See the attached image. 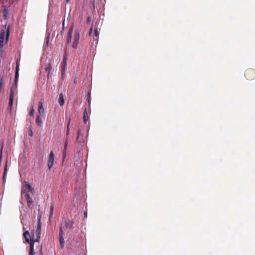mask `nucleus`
Instances as JSON below:
<instances>
[{"mask_svg": "<svg viewBox=\"0 0 255 255\" xmlns=\"http://www.w3.org/2000/svg\"><path fill=\"white\" fill-rule=\"evenodd\" d=\"M18 72H19V64L17 62L16 69H15V77H14V84H15V87H17V80H18V76H19Z\"/></svg>", "mask_w": 255, "mask_h": 255, "instance_id": "obj_13", "label": "nucleus"}, {"mask_svg": "<svg viewBox=\"0 0 255 255\" xmlns=\"http://www.w3.org/2000/svg\"><path fill=\"white\" fill-rule=\"evenodd\" d=\"M40 255H43V253H42V250H41Z\"/></svg>", "mask_w": 255, "mask_h": 255, "instance_id": "obj_34", "label": "nucleus"}, {"mask_svg": "<svg viewBox=\"0 0 255 255\" xmlns=\"http://www.w3.org/2000/svg\"><path fill=\"white\" fill-rule=\"evenodd\" d=\"M69 131H70V128H69V123L68 124L67 128V130H66L67 135H69Z\"/></svg>", "mask_w": 255, "mask_h": 255, "instance_id": "obj_24", "label": "nucleus"}, {"mask_svg": "<svg viewBox=\"0 0 255 255\" xmlns=\"http://www.w3.org/2000/svg\"><path fill=\"white\" fill-rule=\"evenodd\" d=\"M27 201V205L30 209H32L33 207V201L32 198L30 197L28 193H26L24 195Z\"/></svg>", "mask_w": 255, "mask_h": 255, "instance_id": "obj_8", "label": "nucleus"}, {"mask_svg": "<svg viewBox=\"0 0 255 255\" xmlns=\"http://www.w3.org/2000/svg\"><path fill=\"white\" fill-rule=\"evenodd\" d=\"M80 130H78L77 131V138H76V140H77L79 138V136H80Z\"/></svg>", "mask_w": 255, "mask_h": 255, "instance_id": "obj_25", "label": "nucleus"}, {"mask_svg": "<svg viewBox=\"0 0 255 255\" xmlns=\"http://www.w3.org/2000/svg\"><path fill=\"white\" fill-rule=\"evenodd\" d=\"M67 144H68V143H67V141H66L64 144V150H65L67 148Z\"/></svg>", "mask_w": 255, "mask_h": 255, "instance_id": "obj_28", "label": "nucleus"}, {"mask_svg": "<svg viewBox=\"0 0 255 255\" xmlns=\"http://www.w3.org/2000/svg\"><path fill=\"white\" fill-rule=\"evenodd\" d=\"M51 69H52V66H51V64L49 63L47 64V65L46 66V67L45 68V70L46 72H47L48 79L49 78L50 73L51 71Z\"/></svg>", "mask_w": 255, "mask_h": 255, "instance_id": "obj_16", "label": "nucleus"}, {"mask_svg": "<svg viewBox=\"0 0 255 255\" xmlns=\"http://www.w3.org/2000/svg\"><path fill=\"white\" fill-rule=\"evenodd\" d=\"M6 172V168H5L4 172V173H3V182H4L5 180Z\"/></svg>", "mask_w": 255, "mask_h": 255, "instance_id": "obj_23", "label": "nucleus"}, {"mask_svg": "<svg viewBox=\"0 0 255 255\" xmlns=\"http://www.w3.org/2000/svg\"><path fill=\"white\" fill-rule=\"evenodd\" d=\"M53 215V213L52 212H50V214H49V218H50Z\"/></svg>", "mask_w": 255, "mask_h": 255, "instance_id": "obj_33", "label": "nucleus"}, {"mask_svg": "<svg viewBox=\"0 0 255 255\" xmlns=\"http://www.w3.org/2000/svg\"><path fill=\"white\" fill-rule=\"evenodd\" d=\"M14 98V91L11 88L10 91L9 97V102H8V108L11 110L12 105H13V101Z\"/></svg>", "mask_w": 255, "mask_h": 255, "instance_id": "obj_11", "label": "nucleus"}, {"mask_svg": "<svg viewBox=\"0 0 255 255\" xmlns=\"http://www.w3.org/2000/svg\"><path fill=\"white\" fill-rule=\"evenodd\" d=\"M10 33L9 25L5 24L2 26L0 32V53H2V48L4 45L7 44Z\"/></svg>", "mask_w": 255, "mask_h": 255, "instance_id": "obj_2", "label": "nucleus"}, {"mask_svg": "<svg viewBox=\"0 0 255 255\" xmlns=\"http://www.w3.org/2000/svg\"><path fill=\"white\" fill-rule=\"evenodd\" d=\"M73 31V26L71 25L69 28L67 34V44H68L71 42Z\"/></svg>", "mask_w": 255, "mask_h": 255, "instance_id": "obj_9", "label": "nucleus"}, {"mask_svg": "<svg viewBox=\"0 0 255 255\" xmlns=\"http://www.w3.org/2000/svg\"><path fill=\"white\" fill-rule=\"evenodd\" d=\"M34 109H33V107H32V108H31V110H30V111L29 114H30V115L31 116H33V115H34Z\"/></svg>", "mask_w": 255, "mask_h": 255, "instance_id": "obj_22", "label": "nucleus"}, {"mask_svg": "<svg viewBox=\"0 0 255 255\" xmlns=\"http://www.w3.org/2000/svg\"><path fill=\"white\" fill-rule=\"evenodd\" d=\"M29 135L30 136H32L33 135V133H32V131L31 129H30V130L29 131Z\"/></svg>", "mask_w": 255, "mask_h": 255, "instance_id": "obj_29", "label": "nucleus"}, {"mask_svg": "<svg viewBox=\"0 0 255 255\" xmlns=\"http://www.w3.org/2000/svg\"><path fill=\"white\" fill-rule=\"evenodd\" d=\"M90 20H91L90 17H88L87 18V22H89V21H90Z\"/></svg>", "mask_w": 255, "mask_h": 255, "instance_id": "obj_32", "label": "nucleus"}, {"mask_svg": "<svg viewBox=\"0 0 255 255\" xmlns=\"http://www.w3.org/2000/svg\"><path fill=\"white\" fill-rule=\"evenodd\" d=\"M2 152V146L1 147L0 150V160H1V158Z\"/></svg>", "mask_w": 255, "mask_h": 255, "instance_id": "obj_27", "label": "nucleus"}, {"mask_svg": "<svg viewBox=\"0 0 255 255\" xmlns=\"http://www.w3.org/2000/svg\"><path fill=\"white\" fill-rule=\"evenodd\" d=\"M54 211V206L53 205H51L50 206V212H53Z\"/></svg>", "mask_w": 255, "mask_h": 255, "instance_id": "obj_26", "label": "nucleus"}, {"mask_svg": "<svg viewBox=\"0 0 255 255\" xmlns=\"http://www.w3.org/2000/svg\"><path fill=\"white\" fill-rule=\"evenodd\" d=\"M245 76L247 79L251 80L255 78V71L253 69H248L245 73Z\"/></svg>", "mask_w": 255, "mask_h": 255, "instance_id": "obj_4", "label": "nucleus"}, {"mask_svg": "<svg viewBox=\"0 0 255 255\" xmlns=\"http://www.w3.org/2000/svg\"><path fill=\"white\" fill-rule=\"evenodd\" d=\"M84 216L85 217L87 216V213H86L85 212H84Z\"/></svg>", "mask_w": 255, "mask_h": 255, "instance_id": "obj_35", "label": "nucleus"}, {"mask_svg": "<svg viewBox=\"0 0 255 255\" xmlns=\"http://www.w3.org/2000/svg\"><path fill=\"white\" fill-rule=\"evenodd\" d=\"M80 39V33L78 31H75L74 34V41L72 47L73 48H77Z\"/></svg>", "mask_w": 255, "mask_h": 255, "instance_id": "obj_5", "label": "nucleus"}, {"mask_svg": "<svg viewBox=\"0 0 255 255\" xmlns=\"http://www.w3.org/2000/svg\"><path fill=\"white\" fill-rule=\"evenodd\" d=\"M35 252H34V245L30 244V252L29 255H34Z\"/></svg>", "mask_w": 255, "mask_h": 255, "instance_id": "obj_21", "label": "nucleus"}, {"mask_svg": "<svg viewBox=\"0 0 255 255\" xmlns=\"http://www.w3.org/2000/svg\"><path fill=\"white\" fill-rule=\"evenodd\" d=\"M98 36H99V33L98 32L97 29H94V31L93 38L95 40L97 41L98 39Z\"/></svg>", "mask_w": 255, "mask_h": 255, "instance_id": "obj_19", "label": "nucleus"}, {"mask_svg": "<svg viewBox=\"0 0 255 255\" xmlns=\"http://www.w3.org/2000/svg\"><path fill=\"white\" fill-rule=\"evenodd\" d=\"M77 83V78H75L74 80V83L76 84Z\"/></svg>", "mask_w": 255, "mask_h": 255, "instance_id": "obj_31", "label": "nucleus"}, {"mask_svg": "<svg viewBox=\"0 0 255 255\" xmlns=\"http://www.w3.org/2000/svg\"><path fill=\"white\" fill-rule=\"evenodd\" d=\"M63 235V232L62 231V230L60 231L59 234V241L60 248L61 249H62L64 248V245H65V242H64Z\"/></svg>", "mask_w": 255, "mask_h": 255, "instance_id": "obj_12", "label": "nucleus"}, {"mask_svg": "<svg viewBox=\"0 0 255 255\" xmlns=\"http://www.w3.org/2000/svg\"><path fill=\"white\" fill-rule=\"evenodd\" d=\"M31 192L34 193V190L33 188L30 185V184L26 182L25 185L23 186L21 190V195H25L26 193H28Z\"/></svg>", "mask_w": 255, "mask_h": 255, "instance_id": "obj_3", "label": "nucleus"}, {"mask_svg": "<svg viewBox=\"0 0 255 255\" xmlns=\"http://www.w3.org/2000/svg\"><path fill=\"white\" fill-rule=\"evenodd\" d=\"M67 66V59H66V54H64L63 56V58L62 60V62L61 63V73L62 76H63L65 71V68Z\"/></svg>", "mask_w": 255, "mask_h": 255, "instance_id": "obj_10", "label": "nucleus"}, {"mask_svg": "<svg viewBox=\"0 0 255 255\" xmlns=\"http://www.w3.org/2000/svg\"><path fill=\"white\" fill-rule=\"evenodd\" d=\"M54 160V154L53 151H51L50 154L49 155L48 162H47V166L48 169L50 170L52 167L53 165Z\"/></svg>", "mask_w": 255, "mask_h": 255, "instance_id": "obj_7", "label": "nucleus"}, {"mask_svg": "<svg viewBox=\"0 0 255 255\" xmlns=\"http://www.w3.org/2000/svg\"><path fill=\"white\" fill-rule=\"evenodd\" d=\"M8 14V10L7 8H4L3 11V17L4 19H6L7 17V15Z\"/></svg>", "mask_w": 255, "mask_h": 255, "instance_id": "obj_20", "label": "nucleus"}, {"mask_svg": "<svg viewBox=\"0 0 255 255\" xmlns=\"http://www.w3.org/2000/svg\"><path fill=\"white\" fill-rule=\"evenodd\" d=\"M88 100H90V95L89 96Z\"/></svg>", "mask_w": 255, "mask_h": 255, "instance_id": "obj_37", "label": "nucleus"}, {"mask_svg": "<svg viewBox=\"0 0 255 255\" xmlns=\"http://www.w3.org/2000/svg\"><path fill=\"white\" fill-rule=\"evenodd\" d=\"M41 231V223L40 217H39L37 220V224L35 230L31 232V235L28 231L23 233V236L25 241L30 245V244L34 245L35 242H39L40 238Z\"/></svg>", "mask_w": 255, "mask_h": 255, "instance_id": "obj_1", "label": "nucleus"}, {"mask_svg": "<svg viewBox=\"0 0 255 255\" xmlns=\"http://www.w3.org/2000/svg\"><path fill=\"white\" fill-rule=\"evenodd\" d=\"M92 32V27H91L90 28V29H89V35H91V34Z\"/></svg>", "mask_w": 255, "mask_h": 255, "instance_id": "obj_30", "label": "nucleus"}, {"mask_svg": "<svg viewBox=\"0 0 255 255\" xmlns=\"http://www.w3.org/2000/svg\"><path fill=\"white\" fill-rule=\"evenodd\" d=\"M73 224V223L72 221L65 220L64 223L62 224L60 231L62 230L63 232V231H65L66 229L70 228L72 226Z\"/></svg>", "mask_w": 255, "mask_h": 255, "instance_id": "obj_6", "label": "nucleus"}, {"mask_svg": "<svg viewBox=\"0 0 255 255\" xmlns=\"http://www.w3.org/2000/svg\"><path fill=\"white\" fill-rule=\"evenodd\" d=\"M89 119L88 113L86 111V109H85L84 114H83V121L85 124L86 123L87 121Z\"/></svg>", "mask_w": 255, "mask_h": 255, "instance_id": "obj_18", "label": "nucleus"}, {"mask_svg": "<svg viewBox=\"0 0 255 255\" xmlns=\"http://www.w3.org/2000/svg\"><path fill=\"white\" fill-rule=\"evenodd\" d=\"M35 122H36V125L38 126H39V127L41 126L42 121L41 119L40 118V117L39 116H37V117L36 118Z\"/></svg>", "mask_w": 255, "mask_h": 255, "instance_id": "obj_17", "label": "nucleus"}, {"mask_svg": "<svg viewBox=\"0 0 255 255\" xmlns=\"http://www.w3.org/2000/svg\"><path fill=\"white\" fill-rule=\"evenodd\" d=\"M58 103L61 106H63L64 104V97L62 93H60L59 95V98H58Z\"/></svg>", "mask_w": 255, "mask_h": 255, "instance_id": "obj_15", "label": "nucleus"}, {"mask_svg": "<svg viewBox=\"0 0 255 255\" xmlns=\"http://www.w3.org/2000/svg\"><path fill=\"white\" fill-rule=\"evenodd\" d=\"M69 0H66V3H68L69 2Z\"/></svg>", "mask_w": 255, "mask_h": 255, "instance_id": "obj_36", "label": "nucleus"}, {"mask_svg": "<svg viewBox=\"0 0 255 255\" xmlns=\"http://www.w3.org/2000/svg\"><path fill=\"white\" fill-rule=\"evenodd\" d=\"M38 113L40 116H42L44 114V109L43 106V104L41 102L38 103Z\"/></svg>", "mask_w": 255, "mask_h": 255, "instance_id": "obj_14", "label": "nucleus"}]
</instances>
